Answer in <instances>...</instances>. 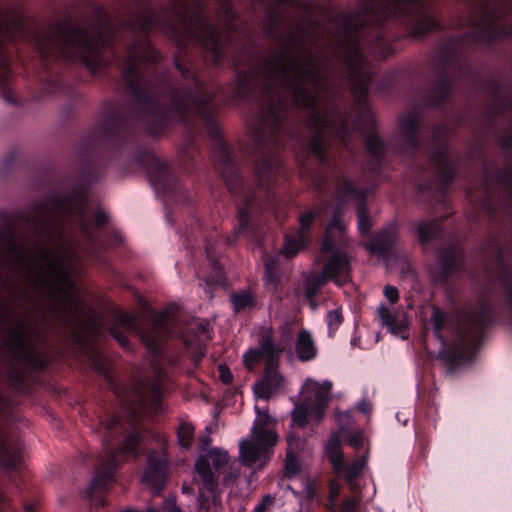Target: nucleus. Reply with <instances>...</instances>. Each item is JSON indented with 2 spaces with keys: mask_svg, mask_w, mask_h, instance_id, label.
<instances>
[{
  "mask_svg": "<svg viewBox=\"0 0 512 512\" xmlns=\"http://www.w3.org/2000/svg\"><path fill=\"white\" fill-rule=\"evenodd\" d=\"M350 420V414L349 413H342L339 415V422L341 425L340 428V434L347 438L348 443L353 447H359L362 445V435L360 432H355L353 434L348 435L346 429L343 427L344 423L348 422Z\"/></svg>",
  "mask_w": 512,
  "mask_h": 512,
  "instance_id": "15",
  "label": "nucleus"
},
{
  "mask_svg": "<svg viewBox=\"0 0 512 512\" xmlns=\"http://www.w3.org/2000/svg\"><path fill=\"white\" fill-rule=\"evenodd\" d=\"M296 353L301 361H309L315 358L317 349L312 336L307 331L299 333L296 341Z\"/></svg>",
  "mask_w": 512,
  "mask_h": 512,
  "instance_id": "12",
  "label": "nucleus"
},
{
  "mask_svg": "<svg viewBox=\"0 0 512 512\" xmlns=\"http://www.w3.org/2000/svg\"><path fill=\"white\" fill-rule=\"evenodd\" d=\"M113 336L118 340V342L121 344V345H125L126 344V338L125 337H121L115 333H113Z\"/></svg>",
  "mask_w": 512,
  "mask_h": 512,
  "instance_id": "36",
  "label": "nucleus"
},
{
  "mask_svg": "<svg viewBox=\"0 0 512 512\" xmlns=\"http://www.w3.org/2000/svg\"><path fill=\"white\" fill-rule=\"evenodd\" d=\"M358 227L361 233H366L370 229V219L363 207L358 209Z\"/></svg>",
  "mask_w": 512,
  "mask_h": 512,
  "instance_id": "21",
  "label": "nucleus"
},
{
  "mask_svg": "<svg viewBox=\"0 0 512 512\" xmlns=\"http://www.w3.org/2000/svg\"><path fill=\"white\" fill-rule=\"evenodd\" d=\"M359 410H361L363 413H369L371 410V406L368 402L362 401L358 404Z\"/></svg>",
  "mask_w": 512,
  "mask_h": 512,
  "instance_id": "33",
  "label": "nucleus"
},
{
  "mask_svg": "<svg viewBox=\"0 0 512 512\" xmlns=\"http://www.w3.org/2000/svg\"><path fill=\"white\" fill-rule=\"evenodd\" d=\"M146 512H181L179 507L176 506L173 499H168L164 502L160 509H148Z\"/></svg>",
  "mask_w": 512,
  "mask_h": 512,
  "instance_id": "24",
  "label": "nucleus"
},
{
  "mask_svg": "<svg viewBox=\"0 0 512 512\" xmlns=\"http://www.w3.org/2000/svg\"><path fill=\"white\" fill-rule=\"evenodd\" d=\"M325 453L336 471L343 470L344 477L352 484L353 480L360 475L365 468L366 459L358 458L350 465H344L341 444L338 435H333L325 447Z\"/></svg>",
  "mask_w": 512,
  "mask_h": 512,
  "instance_id": "8",
  "label": "nucleus"
},
{
  "mask_svg": "<svg viewBox=\"0 0 512 512\" xmlns=\"http://www.w3.org/2000/svg\"><path fill=\"white\" fill-rule=\"evenodd\" d=\"M342 323V315L338 310L329 311L327 314V325L330 332H335Z\"/></svg>",
  "mask_w": 512,
  "mask_h": 512,
  "instance_id": "18",
  "label": "nucleus"
},
{
  "mask_svg": "<svg viewBox=\"0 0 512 512\" xmlns=\"http://www.w3.org/2000/svg\"><path fill=\"white\" fill-rule=\"evenodd\" d=\"M220 379L223 383H230L233 379L230 369L225 365L219 366Z\"/></svg>",
  "mask_w": 512,
  "mask_h": 512,
  "instance_id": "28",
  "label": "nucleus"
},
{
  "mask_svg": "<svg viewBox=\"0 0 512 512\" xmlns=\"http://www.w3.org/2000/svg\"><path fill=\"white\" fill-rule=\"evenodd\" d=\"M265 278H266V283L268 285H271L273 287L276 285L277 273H276V268L273 267V263H267L265 265Z\"/></svg>",
  "mask_w": 512,
  "mask_h": 512,
  "instance_id": "23",
  "label": "nucleus"
},
{
  "mask_svg": "<svg viewBox=\"0 0 512 512\" xmlns=\"http://www.w3.org/2000/svg\"><path fill=\"white\" fill-rule=\"evenodd\" d=\"M341 487L338 483L332 482L330 485V497L335 499L340 493Z\"/></svg>",
  "mask_w": 512,
  "mask_h": 512,
  "instance_id": "31",
  "label": "nucleus"
},
{
  "mask_svg": "<svg viewBox=\"0 0 512 512\" xmlns=\"http://www.w3.org/2000/svg\"><path fill=\"white\" fill-rule=\"evenodd\" d=\"M433 225L430 223H420L417 226V234L422 242L428 241L434 235Z\"/></svg>",
  "mask_w": 512,
  "mask_h": 512,
  "instance_id": "19",
  "label": "nucleus"
},
{
  "mask_svg": "<svg viewBox=\"0 0 512 512\" xmlns=\"http://www.w3.org/2000/svg\"><path fill=\"white\" fill-rule=\"evenodd\" d=\"M239 472L237 469L232 468V466L228 467V470L225 473V476L223 478V484L224 485H230L234 483V481L238 478Z\"/></svg>",
  "mask_w": 512,
  "mask_h": 512,
  "instance_id": "26",
  "label": "nucleus"
},
{
  "mask_svg": "<svg viewBox=\"0 0 512 512\" xmlns=\"http://www.w3.org/2000/svg\"><path fill=\"white\" fill-rule=\"evenodd\" d=\"M26 511H27V512H31V510H30V508H29V507H27V508H26Z\"/></svg>",
  "mask_w": 512,
  "mask_h": 512,
  "instance_id": "43",
  "label": "nucleus"
},
{
  "mask_svg": "<svg viewBox=\"0 0 512 512\" xmlns=\"http://www.w3.org/2000/svg\"><path fill=\"white\" fill-rule=\"evenodd\" d=\"M345 224L335 217L327 226L318 261L323 263L320 275L308 279L307 296L312 297L318 287L328 281L342 285L350 280V258L344 250Z\"/></svg>",
  "mask_w": 512,
  "mask_h": 512,
  "instance_id": "1",
  "label": "nucleus"
},
{
  "mask_svg": "<svg viewBox=\"0 0 512 512\" xmlns=\"http://www.w3.org/2000/svg\"><path fill=\"white\" fill-rule=\"evenodd\" d=\"M283 78L298 105L309 107L314 104L318 94V80L311 63H291L283 72Z\"/></svg>",
  "mask_w": 512,
  "mask_h": 512,
  "instance_id": "7",
  "label": "nucleus"
},
{
  "mask_svg": "<svg viewBox=\"0 0 512 512\" xmlns=\"http://www.w3.org/2000/svg\"><path fill=\"white\" fill-rule=\"evenodd\" d=\"M374 245H375V244H371V245L369 246V250H371V251H373V252H374V251H376V248L374 247Z\"/></svg>",
  "mask_w": 512,
  "mask_h": 512,
  "instance_id": "39",
  "label": "nucleus"
},
{
  "mask_svg": "<svg viewBox=\"0 0 512 512\" xmlns=\"http://www.w3.org/2000/svg\"><path fill=\"white\" fill-rule=\"evenodd\" d=\"M194 428L190 424H182L179 428L178 438L182 447L188 448L191 445Z\"/></svg>",
  "mask_w": 512,
  "mask_h": 512,
  "instance_id": "17",
  "label": "nucleus"
},
{
  "mask_svg": "<svg viewBox=\"0 0 512 512\" xmlns=\"http://www.w3.org/2000/svg\"><path fill=\"white\" fill-rule=\"evenodd\" d=\"M378 315L381 325L384 326L391 334L407 339L409 334V320L406 313L402 310H396L381 304L378 307Z\"/></svg>",
  "mask_w": 512,
  "mask_h": 512,
  "instance_id": "9",
  "label": "nucleus"
},
{
  "mask_svg": "<svg viewBox=\"0 0 512 512\" xmlns=\"http://www.w3.org/2000/svg\"><path fill=\"white\" fill-rule=\"evenodd\" d=\"M63 50L68 56L78 57L87 65H90L96 53V45L87 34L75 32L68 36Z\"/></svg>",
  "mask_w": 512,
  "mask_h": 512,
  "instance_id": "10",
  "label": "nucleus"
},
{
  "mask_svg": "<svg viewBox=\"0 0 512 512\" xmlns=\"http://www.w3.org/2000/svg\"><path fill=\"white\" fill-rule=\"evenodd\" d=\"M143 481L155 493L159 492L164 485V464H151L143 477Z\"/></svg>",
  "mask_w": 512,
  "mask_h": 512,
  "instance_id": "13",
  "label": "nucleus"
},
{
  "mask_svg": "<svg viewBox=\"0 0 512 512\" xmlns=\"http://www.w3.org/2000/svg\"><path fill=\"white\" fill-rule=\"evenodd\" d=\"M300 480L304 483V488H303L304 492L306 494L310 495L311 494V487H310V485L308 483V480H305V479H302V478H300Z\"/></svg>",
  "mask_w": 512,
  "mask_h": 512,
  "instance_id": "35",
  "label": "nucleus"
},
{
  "mask_svg": "<svg viewBox=\"0 0 512 512\" xmlns=\"http://www.w3.org/2000/svg\"><path fill=\"white\" fill-rule=\"evenodd\" d=\"M331 389L332 383L328 380L319 382L307 378L299 394L300 403L292 412L293 423L303 427L312 421H320L325 414Z\"/></svg>",
  "mask_w": 512,
  "mask_h": 512,
  "instance_id": "6",
  "label": "nucleus"
},
{
  "mask_svg": "<svg viewBox=\"0 0 512 512\" xmlns=\"http://www.w3.org/2000/svg\"><path fill=\"white\" fill-rule=\"evenodd\" d=\"M122 322L123 324L127 325L128 324V321H126L125 319H122Z\"/></svg>",
  "mask_w": 512,
  "mask_h": 512,
  "instance_id": "42",
  "label": "nucleus"
},
{
  "mask_svg": "<svg viewBox=\"0 0 512 512\" xmlns=\"http://www.w3.org/2000/svg\"><path fill=\"white\" fill-rule=\"evenodd\" d=\"M416 126V120L414 117L409 116L400 121L399 127L403 134L409 135Z\"/></svg>",
  "mask_w": 512,
  "mask_h": 512,
  "instance_id": "22",
  "label": "nucleus"
},
{
  "mask_svg": "<svg viewBox=\"0 0 512 512\" xmlns=\"http://www.w3.org/2000/svg\"><path fill=\"white\" fill-rule=\"evenodd\" d=\"M270 383H271L272 385H275V383H276V379H275V378H272V379L270 380Z\"/></svg>",
  "mask_w": 512,
  "mask_h": 512,
  "instance_id": "41",
  "label": "nucleus"
},
{
  "mask_svg": "<svg viewBox=\"0 0 512 512\" xmlns=\"http://www.w3.org/2000/svg\"><path fill=\"white\" fill-rule=\"evenodd\" d=\"M288 442V450H287V458L285 471L289 477H293L299 471V463L294 455L295 451L301 446L302 441L293 436H289L287 439Z\"/></svg>",
  "mask_w": 512,
  "mask_h": 512,
  "instance_id": "14",
  "label": "nucleus"
},
{
  "mask_svg": "<svg viewBox=\"0 0 512 512\" xmlns=\"http://www.w3.org/2000/svg\"><path fill=\"white\" fill-rule=\"evenodd\" d=\"M245 221H246V216L243 213H241L240 214V222L244 223Z\"/></svg>",
  "mask_w": 512,
  "mask_h": 512,
  "instance_id": "38",
  "label": "nucleus"
},
{
  "mask_svg": "<svg viewBox=\"0 0 512 512\" xmlns=\"http://www.w3.org/2000/svg\"><path fill=\"white\" fill-rule=\"evenodd\" d=\"M316 214L317 213L315 211L311 210L300 216V230L298 232L297 238L286 239L282 248V254L288 258H291L306 246L308 239L306 233L309 231L310 225L316 218Z\"/></svg>",
  "mask_w": 512,
  "mask_h": 512,
  "instance_id": "11",
  "label": "nucleus"
},
{
  "mask_svg": "<svg viewBox=\"0 0 512 512\" xmlns=\"http://www.w3.org/2000/svg\"><path fill=\"white\" fill-rule=\"evenodd\" d=\"M229 463L227 451L220 448L211 449L201 455L195 464L199 486V512H218L220 498L217 492L215 472H219Z\"/></svg>",
  "mask_w": 512,
  "mask_h": 512,
  "instance_id": "5",
  "label": "nucleus"
},
{
  "mask_svg": "<svg viewBox=\"0 0 512 512\" xmlns=\"http://www.w3.org/2000/svg\"><path fill=\"white\" fill-rule=\"evenodd\" d=\"M161 334H160V330L158 328H154L151 332L149 333H143L141 334V338L143 340V342L149 347V348H153L155 346V344L157 343V341L161 338Z\"/></svg>",
  "mask_w": 512,
  "mask_h": 512,
  "instance_id": "20",
  "label": "nucleus"
},
{
  "mask_svg": "<svg viewBox=\"0 0 512 512\" xmlns=\"http://www.w3.org/2000/svg\"><path fill=\"white\" fill-rule=\"evenodd\" d=\"M95 221L97 225H101L106 221V215L104 213H97L95 215Z\"/></svg>",
  "mask_w": 512,
  "mask_h": 512,
  "instance_id": "34",
  "label": "nucleus"
},
{
  "mask_svg": "<svg viewBox=\"0 0 512 512\" xmlns=\"http://www.w3.org/2000/svg\"><path fill=\"white\" fill-rule=\"evenodd\" d=\"M232 303L235 311L244 310L253 305V299L247 292H242L232 296Z\"/></svg>",
  "mask_w": 512,
  "mask_h": 512,
  "instance_id": "16",
  "label": "nucleus"
},
{
  "mask_svg": "<svg viewBox=\"0 0 512 512\" xmlns=\"http://www.w3.org/2000/svg\"><path fill=\"white\" fill-rule=\"evenodd\" d=\"M270 501H271V499H270L269 497H266L262 503H260L259 505H257V506H256V508H255V511H254V512H265V510H266V505H267V503H269Z\"/></svg>",
  "mask_w": 512,
  "mask_h": 512,
  "instance_id": "32",
  "label": "nucleus"
},
{
  "mask_svg": "<svg viewBox=\"0 0 512 512\" xmlns=\"http://www.w3.org/2000/svg\"><path fill=\"white\" fill-rule=\"evenodd\" d=\"M384 295L391 304L396 303L399 298L398 290L394 286L390 285L384 288Z\"/></svg>",
  "mask_w": 512,
  "mask_h": 512,
  "instance_id": "25",
  "label": "nucleus"
},
{
  "mask_svg": "<svg viewBox=\"0 0 512 512\" xmlns=\"http://www.w3.org/2000/svg\"><path fill=\"white\" fill-rule=\"evenodd\" d=\"M256 418L251 428L250 437L240 442V460L251 468L262 467L268 460L270 449L278 436L275 432V421L266 409L256 405Z\"/></svg>",
  "mask_w": 512,
  "mask_h": 512,
  "instance_id": "3",
  "label": "nucleus"
},
{
  "mask_svg": "<svg viewBox=\"0 0 512 512\" xmlns=\"http://www.w3.org/2000/svg\"><path fill=\"white\" fill-rule=\"evenodd\" d=\"M139 437L137 435H132L128 439L125 440L123 444L122 451L123 452H132L134 447L138 444Z\"/></svg>",
  "mask_w": 512,
  "mask_h": 512,
  "instance_id": "27",
  "label": "nucleus"
},
{
  "mask_svg": "<svg viewBox=\"0 0 512 512\" xmlns=\"http://www.w3.org/2000/svg\"><path fill=\"white\" fill-rule=\"evenodd\" d=\"M441 321H442L441 315L439 314L438 311H435L434 315L432 317V322L434 324V327H435V330H436L437 334L439 333V330L441 328Z\"/></svg>",
  "mask_w": 512,
  "mask_h": 512,
  "instance_id": "30",
  "label": "nucleus"
},
{
  "mask_svg": "<svg viewBox=\"0 0 512 512\" xmlns=\"http://www.w3.org/2000/svg\"><path fill=\"white\" fill-rule=\"evenodd\" d=\"M454 359H460L462 357V353L460 351H456L453 356Z\"/></svg>",
  "mask_w": 512,
  "mask_h": 512,
  "instance_id": "37",
  "label": "nucleus"
},
{
  "mask_svg": "<svg viewBox=\"0 0 512 512\" xmlns=\"http://www.w3.org/2000/svg\"><path fill=\"white\" fill-rule=\"evenodd\" d=\"M345 186H346L347 190L351 191V187H350L351 185L349 183H346Z\"/></svg>",
  "mask_w": 512,
  "mask_h": 512,
  "instance_id": "40",
  "label": "nucleus"
},
{
  "mask_svg": "<svg viewBox=\"0 0 512 512\" xmlns=\"http://www.w3.org/2000/svg\"><path fill=\"white\" fill-rule=\"evenodd\" d=\"M30 271L35 281L54 287L67 309L80 310L78 294L59 246L42 250L36 263L31 264Z\"/></svg>",
  "mask_w": 512,
  "mask_h": 512,
  "instance_id": "2",
  "label": "nucleus"
},
{
  "mask_svg": "<svg viewBox=\"0 0 512 512\" xmlns=\"http://www.w3.org/2000/svg\"><path fill=\"white\" fill-rule=\"evenodd\" d=\"M286 344H273L269 336L261 341L259 349H251L243 355L246 368L252 370L256 364L265 360L264 377L255 384L254 393L257 398L268 399L284 386V378L277 371L279 355L285 350Z\"/></svg>",
  "mask_w": 512,
  "mask_h": 512,
  "instance_id": "4",
  "label": "nucleus"
},
{
  "mask_svg": "<svg viewBox=\"0 0 512 512\" xmlns=\"http://www.w3.org/2000/svg\"><path fill=\"white\" fill-rule=\"evenodd\" d=\"M357 506V501L355 499H348L342 505L343 512H352Z\"/></svg>",
  "mask_w": 512,
  "mask_h": 512,
  "instance_id": "29",
  "label": "nucleus"
}]
</instances>
